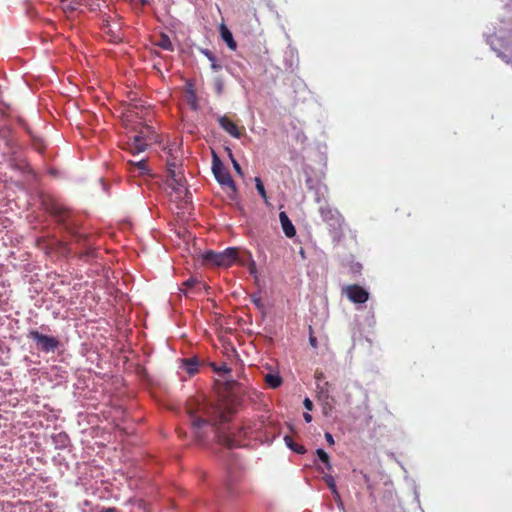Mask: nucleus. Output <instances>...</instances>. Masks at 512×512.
<instances>
[{"label": "nucleus", "mask_w": 512, "mask_h": 512, "mask_svg": "<svg viewBox=\"0 0 512 512\" xmlns=\"http://www.w3.org/2000/svg\"><path fill=\"white\" fill-rule=\"evenodd\" d=\"M219 442L228 448L237 446L236 440L227 435H218Z\"/></svg>", "instance_id": "obj_20"}, {"label": "nucleus", "mask_w": 512, "mask_h": 512, "mask_svg": "<svg viewBox=\"0 0 512 512\" xmlns=\"http://www.w3.org/2000/svg\"><path fill=\"white\" fill-rule=\"evenodd\" d=\"M342 292L355 304H363L369 299V293L357 284H351L343 288Z\"/></svg>", "instance_id": "obj_6"}, {"label": "nucleus", "mask_w": 512, "mask_h": 512, "mask_svg": "<svg viewBox=\"0 0 512 512\" xmlns=\"http://www.w3.org/2000/svg\"><path fill=\"white\" fill-rule=\"evenodd\" d=\"M199 361L196 357L187 358L183 360V368L187 373L192 376L198 372Z\"/></svg>", "instance_id": "obj_16"}, {"label": "nucleus", "mask_w": 512, "mask_h": 512, "mask_svg": "<svg viewBox=\"0 0 512 512\" xmlns=\"http://www.w3.org/2000/svg\"><path fill=\"white\" fill-rule=\"evenodd\" d=\"M303 417H304V420H305L307 423H309V422H311V421H312V416H311L308 412L304 413V414H303Z\"/></svg>", "instance_id": "obj_38"}, {"label": "nucleus", "mask_w": 512, "mask_h": 512, "mask_svg": "<svg viewBox=\"0 0 512 512\" xmlns=\"http://www.w3.org/2000/svg\"><path fill=\"white\" fill-rule=\"evenodd\" d=\"M230 156V159L232 161V164H233V168L235 169V171L240 175V176H243V171H242V168L240 166V164L237 162V160L234 159L232 153L229 154Z\"/></svg>", "instance_id": "obj_27"}, {"label": "nucleus", "mask_w": 512, "mask_h": 512, "mask_svg": "<svg viewBox=\"0 0 512 512\" xmlns=\"http://www.w3.org/2000/svg\"><path fill=\"white\" fill-rule=\"evenodd\" d=\"M223 82L221 79H216L215 81V88H216V92L217 94H221L223 92Z\"/></svg>", "instance_id": "obj_31"}, {"label": "nucleus", "mask_w": 512, "mask_h": 512, "mask_svg": "<svg viewBox=\"0 0 512 512\" xmlns=\"http://www.w3.org/2000/svg\"><path fill=\"white\" fill-rule=\"evenodd\" d=\"M309 343L310 345L313 347V348H317L318 347V341H317V338L313 335V331H312V327L310 326L309 327Z\"/></svg>", "instance_id": "obj_28"}, {"label": "nucleus", "mask_w": 512, "mask_h": 512, "mask_svg": "<svg viewBox=\"0 0 512 512\" xmlns=\"http://www.w3.org/2000/svg\"><path fill=\"white\" fill-rule=\"evenodd\" d=\"M220 35H221V38L223 39V41L227 44V46L231 49V50H236L237 48V43L236 41L234 40L233 38V35L231 33V31L224 25V24H221L220 25Z\"/></svg>", "instance_id": "obj_15"}, {"label": "nucleus", "mask_w": 512, "mask_h": 512, "mask_svg": "<svg viewBox=\"0 0 512 512\" xmlns=\"http://www.w3.org/2000/svg\"><path fill=\"white\" fill-rule=\"evenodd\" d=\"M325 439H326V441H327L330 445H333V444H334L333 436H332V434H330L329 432H326V433H325Z\"/></svg>", "instance_id": "obj_33"}, {"label": "nucleus", "mask_w": 512, "mask_h": 512, "mask_svg": "<svg viewBox=\"0 0 512 512\" xmlns=\"http://www.w3.org/2000/svg\"><path fill=\"white\" fill-rule=\"evenodd\" d=\"M251 300L257 307H263L262 299L260 296L254 294L251 296Z\"/></svg>", "instance_id": "obj_30"}, {"label": "nucleus", "mask_w": 512, "mask_h": 512, "mask_svg": "<svg viewBox=\"0 0 512 512\" xmlns=\"http://www.w3.org/2000/svg\"><path fill=\"white\" fill-rule=\"evenodd\" d=\"M205 55L208 57V59L211 61V62H214L215 61V56L213 55V53H211L210 51L206 50L205 52Z\"/></svg>", "instance_id": "obj_36"}, {"label": "nucleus", "mask_w": 512, "mask_h": 512, "mask_svg": "<svg viewBox=\"0 0 512 512\" xmlns=\"http://www.w3.org/2000/svg\"><path fill=\"white\" fill-rule=\"evenodd\" d=\"M238 256L237 248H227L223 252L207 251L203 259L207 264L216 266L229 267L235 263Z\"/></svg>", "instance_id": "obj_3"}, {"label": "nucleus", "mask_w": 512, "mask_h": 512, "mask_svg": "<svg viewBox=\"0 0 512 512\" xmlns=\"http://www.w3.org/2000/svg\"><path fill=\"white\" fill-rule=\"evenodd\" d=\"M128 150L134 155H138L141 152H144L147 149V142L146 137L143 133V131L140 132V134L135 135L131 142L128 144Z\"/></svg>", "instance_id": "obj_11"}, {"label": "nucleus", "mask_w": 512, "mask_h": 512, "mask_svg": "<svg viewBox=\"0 0 512 512\" xmlns=\"http://www.w3.org/2000/svg\"><path fill=\"white\" fill-rule=\"evenodd\" d=\"M50 214L56 218L57 222L63 225L66 229L69 228L68 219L70 217V210L59 203H53L49 208Z\"/></svg>", "instance_id": "obj_7"}, {"label": "nucleus", "mask_w": 512, "mask_h": 512, "mask_svg": "<svg viewBox=\"0 0 512 512\" xmlns=\"http://www.w3.org/2000/svg\"><path fill=\"white\" fill-rule=\"evenodd\" d=\"M78 5V1H70L69 3L63 5V11L65 13H71L78 8Z\"/></svg>", "instance_id": "obj_26"}, {"label": "nucleus", "mask_w": 512, "mask_h": 512, "mask_svg": "<svg viewBox=\"0 0 512 512\" xmlns=\"http://www.w3.org/2000/svg\"><path fill=\"white\" fill-rule=\"evenodd\" d=\"M181 176H183L181 171L174 169V168H167V183L173 182L174 178L177 179L178 177H181Z\"/></svg>", "instance_id": "obj_24"}, {"label": "nucleus", "mask_w": 512, "mask_h": 512, "mask_svg": "<svg viewBox=\"0 0 512 512\" xmlns=\"http://www.w3.org/2000/svg\"><path fill=\"white\" fill-rule=\"evenodd\" d=\"M211 67L213 70H216V71L221 68V66L216 63V60L214 62H212Z\"/></svg>", "instance_id": "obj_40"}, {"label": "nucleus", "mask_w": 512, "mask_h": 512, "mask_svg": "<svg viewBox=\"0 0 512 512\" xmlns=\"http://www.w3.org/2000/svg\"><path fill=\"white\" fill-rule=\"evenodd\" d=\"M212 172L218 183L223 187H227L229 189V197L231 199H235L237 194L235 182L232 179L230 172L226 168H224L221 160L215 153L213 154L212 160Z\"/></svg>", "instance_id": "obj_2"}, {"label": "nucleus", "mask_w": 512, "mask_h": 512, "mask_svg": "<svg viewBox=\"0 0 512 512\" xmlns=\"http://www.w3.org/2000/svg\"><path fill=\"white\" fill-rule=\"evenodd\" d=\"M319 212L322 220L328 225L331 232L336 234L342 232L344 217L337 209L325 205L320 207Z\"/></svg>", "instance_id": "obj_4"}, {"label": "nucleus", "mask_w": 512, "mask_h": 512, "mask_svg": "<svg viewBox=\"0 0 512 512\" xmlns=\"http://www.w3.org/2000/svg\"><path fill=\"white\" fill-rule=\"evenodd\" d=\"M242 430H243L244 435H249L252 433L250 427H248V426H243Z\"/></svg>", "instance_id": "obj_39"}, {"label": "nucleus", "mask_w": 512, "mask_h": 512, "mask_svg": "<svg viewBox=\"0 0 512 512\" xmlns=\"http://www.w3.org/2000/svg\"><path fill=\"white\" fill-rule=\"evenodd\" d=\"M279 220L284 234L289 238L294 237L296 235V229L292 224L291 220L289 219L288 215L285 212H280Z\"/></svg>", "instance_id": "obj_14"}, {"label": "nucleus", "mask_w": 512, "mask_h": 512, "mask_svg": "<svg viewBox=\"0 0 512 512\" xmlns=\"http://www.w3.org/2000/svg\"><path fill=\"white\" fill-rule=\"evenodd\" d=\"M168 186L175 192L176 198L185 199L187 197L188 190L184 176L178 177L177 179L174 178L173 182H168Z\"/></svg>", "instance_id": "obj_12"}, {"label": "nucleus", "mask_w": 512, "mask_h": 512, "mask_svg": "<svg viewBox=\"0 0 512 512\" xmlns=\"http://www.w3.org/2000/svg\"><path fill=\"white\" fill-rule=\"evenodd\" d=\"M285 442L286 444L291 448L293 449L295 452L299 453V454H303L305 453V448L303 446H294L293 443H292V438L290 436H285Z\"/></svg>", "instance_id": "obj_25"}, {"label": "nucleus", "mask_w": 512, "mask_h": 512, "mask_svg": "<svg viewBox=\"0 0 512 512\" xmlns=\"http://www.w3.org/2000/svg\"><path fill=\"white\" fill-rule=\"evenodd\" d=\"M324 481L327 484V486L331 489L332 493L335 496H339L337 487H336V483H335V479L331 475H326L324 477Z\"/></svg>", "instance_id": "obj_23"}, {"label": "nucleus", "mask_w": 512, "mask_h": 512, "mask_svg": "<svg viewBox=\"0 0 512 512\" xmlns=\"http://www.w3.org/2000/svg\"><path fill=\"white\" fill-rule=\"evenodd\" d=\"M303 405L306 410L311 411L313 409V403L309 398H305L303 401Z\"/></svg>", "instance_id": "obj_32"}, {"label": "nucleus", "mask_w": 512, "mask_h": 512, "mask_svg": "<svg viewBox=\"0 0 512 512\" xmlns=\"http://www.w3.org/2000/svg\"><path fill=\"white\" fill-rule=\"evenodd\" d=\"M180 290L186 295L199 293L201 290L206 289V284L197 277H190L185 282H183Z\"/></svg>", "instance_id": "obj_9"}, {"label": "nucleus", "mask_w": 512, "mask_h": 512, "mask_svg": "<svg viewBox=\"0 0 512 512\" xmlns=\"http://www.w3.org/2000/svg\"><path fill=\"white\" fill-rule=\"evenodd\" d=\"M99 512H120V511L115 507H108V508H103Z\"/></svg>", "instance_id": "obj_35"}, {"label": "nucleus", "mask_w": 512, "mask_h": 512, "mask_svg": "<svg viewBox=\"0 0 512 512\" xmlns=\"http://www.w3.org/2000/svg\"><path fill=\"white\" fill-rule=\"evenodd\" d=\"M218 123L220 127L226 131L229 135L234 138H240L242 135V131L244 127H238L236 123H234L229 117L221 116L218 118Z\"/></svg>", "instance_id": "obj_10"}, {"label": "nucleus", "mask_w": 512, "mask_h": 512, "mask_svg": "<svg viewBox=\"0 0 512 512\" xmlns=\"http://www.w3.org/2000/svg\"><path fill=\"white\" fill-rule=\"evenodd\" d=\"M28 338L36 343L37 349L45 353L54 352L61 345L58 338L44 335L37 330H30Z\"/></svg>", "instance_id": "obj_5"}, {"label": "nucleus", "mask_w": 512, "mask_h": 512, "mask_svg": "<svg viewBox=\"0 0 512 512\" xmlns=\"http://www.w3.org/2000/svg\"><path fill=\"white\" fill-rule=\"evenodd\" d=\"M255 185H256V189H257L258 193L261 195L263 200L267 203V193H266L265 187L263 185V182L259 177L255 178Z\"/></svg>", "instance_id": "obj_22"}, {"label": "nucleus", "mask_w": 512, "mask_h": 512, "mask_svg": "<svg viewBox=\"0 0 512 512\" xmlns=\"http://www.w3.org/2000/svg\"><path fill=\"white\" fill-rule=\"evenodd\" d=\"M167 168L177 169V165L175 162H167Z\"/></svg>", "instance_id": "obj_41"}, {"label": "nucleus", "mask_w": 512, "mask_h": 512, "mask_svg": "<svg viewBox=\"0 0 512 512\" xmlns=\"http://www.w3.org/2000/svg\"><path fill=\"white\" fill-rule=\"evenodd\" d=\"M189 413L194 429H198L207 423L211 425H217L228 420V412L219 405H211L207 407V418L197 417L191 411Z\"/></svg>", "instance_id": "obj_1"}, {"label": "nucleus", "mask_w": 512, "mask_h": 512, "mask_svg": "<svg viewBox=\"0 0 512 512\" xmlns=\"http://www.w3.org/2000/svg\"><path fill=\"white\" fill-rule=\"evenodd\" d=\"M155 45L167 51L174 50L173 44L166 34H161Z\"/></svg>", "instance_id": "obj_17"}, {"label": "nucleus", "mask_w": 512, "mask_h": 512, "mask_svg": "<svg viewBox=\"0 0 512 512\" xmlns=\"http://www.w3.org/2000/svg\"><path fill=\"white\" fill-rule=\"evenodd\" d=\"M142 5H145L147 0H140Z\"/></svg>", "instance_id": "obj_43"}, {"label": "nucleus", "mask_w": 512, "mask_h": 512, "mask_svg": "<svg viewBox=\"0 0 512 512\" xmlns=\"http://www.w3.org/2000/svg\"><path fill=\"white\" fill-rule=\"evenodd\" d=\"M329 383L325 382L318 392V398L323 403V414L328 416L334 410L335 399L329 395Z\"/></svg>", "instance_id": "obj_8"}, {"label": "nucleus", "mask_w": 512, "mask_h": 512, "mask_svg": "<svg viewBox=\"0 0 512 512\" xmlns=\"http://www.w3.org/2000/svg\"><path fill=\"white\" fill-rule=\"evenodd\" d=\"M265 382L273 389L278 388L282 384V378L278 374H267L265 376Z\"/></svg>", "instance_id": "obj_18"}, {"label": "nucleus", "mask_w": 512, "mask_h": 512, "mask_svg": "<svg viewBox=\"0 0 512 512\" xmlns=\"http://www.w3.org/2000/svg\"><path fill=\"white\" fill-rule=\"evenodd\" d=\"M227 490H228V492H229V493H232V492H233V491H232V488L230 487V485H228V486H227Z\"/></svg>", "instance_id": "obj_42"}, {"label": "nucleus", "mask_w": 512, "mask_h": 512, "mask_svg": "<svg viewBox=\"0 0 512 512\" xmlns=\"http://www.w3.org/2000/svg\"><path fill=\"white\" fill-rule=\"evenodd\" d=\"M316 454L319 457V459L322 461V463L325 464L326 468L328 470H330L332 467H331L330 457H329L328 453L325 452L323 449L319 448V449H317Z\"/></svg>", "instance_id": "obj_19"}, {"label": "nucleus", "mask_w": 512, "mask_h": 512, "mask_svg": "<svg viewBox=\"0 0 512 512\" xmlns=\"http://www.w3.org/2000/svg\"><path fill=\"white\" fill-rule=\"evenodd\" d=\"M364 482L367 484V488L372 490V486L370 485V477L367 474L363 475Z\"/></svg>", "instance_id": "obj_34"}, {"label": "nucleus", "mask_w": 512, "mask_h": 512, "mask_svg": "<svg viewBox=\"0 0 512 512\" xmlns=\"http://www.w3.org/2000/svg\"><path fill=\"white\" fill-rule=\"evenodd\" d=\"M214 370L220 373H230L231 371V369L228 367L226 363H222L221 366L217 368L215 367Z\"/></svg>", "instance_id": "obj_29"}, {"label": "nucleus", "mask_w": 512, "mask_h": 512, "mask_svg": "<svg viewBox=\"0 0 512 512\" xmlns=\"http://www.w3.org/2000/svg\"><path fill=\"white\" fill-rule=\"evenodd\" d=\"M127 165L129 166L128 170L131 173L139 176L145 175L149 172L148 162L146 159H139L137 162L128 161Z\"/></svg>", "instance_id": "obj_13"}, {"label": "nucleus", "mask_w": 512, "mask_h": 512, "mask_svg": "<svg viewBox=\"0 0 512 512\" xmlns=\"http://www.w3.org/2000/svg\"><path fill=\"white\" fill-rule=\"evenodd\" d=\"M102 30L104 31V33H107V34H110L111 35V38L110 40L113 41V42H119L121 40V37L117 34H115L111 27H110V24L108 22H105L102 26Z\"/></svg>", "instance_id": "obj_21"}, {"label": "nucleus", "mask_w": 512, "mask_h": 512, "mask_svg": "<svg viewBox=\"0 0 512 512\" xmlns=\"http://www.w3.org/2000/svg\"><path fill=\"white\" fill-rule=\"evenodd\" d=\"M205 55L208 57V59L211 61V62H214L215 61V56L213 55V53H211L210 51L206 50L205 52Z\"/></svg>", "instance_id": "obj_37"}]
</instances>
